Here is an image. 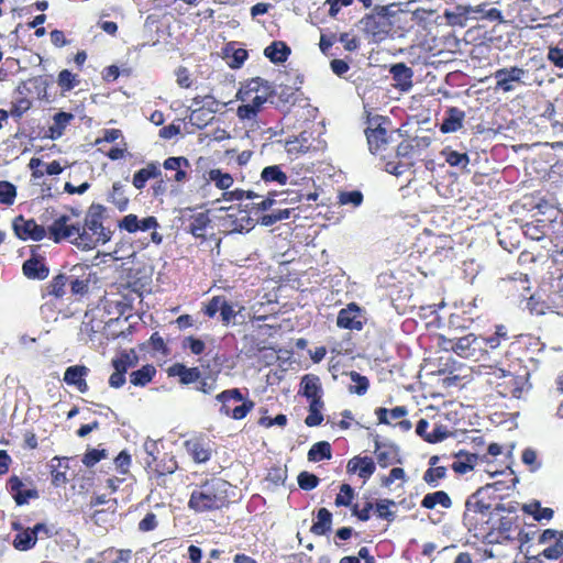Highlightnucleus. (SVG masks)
Masks as SVG:
<instances>
[{
	"mask_svg": "<svg viewBox=\"0 0 563 563\" xmlns=\"http://www.w3.org/2000/svg\"><path fill=\"white\" fill-rule=\"evenodd\" d=\"M104 208L91 205L82 224H70L69 217L62 214L48 227V238L55 243L68 241L81 250H93L110 241L112 232L103 225Z\"/></svg>",
	"mask_w": 563,
	"mask_h": 563,
	"instance_id": "obj_1",
	"label": "nucleus"
},
{
	"mask_svg": "<svg viewBox=\"0 0 563 563\" xmlns=\"http://www.w3.org/2000/svg\"><path fill=\"white\" fill-rule=\"evenodd\" d=\"M236 97L242 101L236 110L239 119L256 120L263 107L274 98V86L262 77H253L241 86Z\"/></svg>",
	"mask_w": 563,
	"mask_h": 563,
	"instance_id": "obj_2",
	"label": "nucleus"
},
{
	"mask_svg": "<svg viewBox=\"0 0 563 563\" xmlns=\"http://www.w3.org/2000/svg\"><path fill=\"white\" fill-rule=\"evenodd\" d=\"M229 482L212 477L197 486L189 498L188 506L196 512L219 510L229 505Z\"/></svg>",
	"mask_w": 563,
	"mask_h": 563,
	"instance_id": "obj_3",
	"label": "nucleus"
},
{
	"mask_svg": "<svg viewBox=\"0 0 563 563\" xmlns=\"http://www.w3.org/2000/svg\"><path fill=\"white\" fill-rule=\"evenodd\" d=\"M206 166L207 161L200 157L196 163V168L192 169L185 157L178 156V183L192 180L194 185L198 187L213 183L223 192L230 191L229 189L234 184L233 176L220 168L206 170Z\"/></svg>",
	"mask_w": 563,
	"mask_h": 563,
	"instance_id": "obj_4",
	"label": "nucleus"
},
{
	"mask_svg": "<svg viewBox=\"0 0 563 563\" xmlns=\"http://www.w3.org/2000/svg\"><path fill=\"white\" fill-rule=\"evenodd\" d=\"M489 515L490 506L478 498V493H473L466 499L463 523L475 537L485 536L489 530Z\"/></svg>",
	"mask_w": 563,
	"mask_h": 563,
	"instance_id": "obj_5",
	"label": "nucleus"
},
{
	"mask_svg": "<svg viewBox=\"0 0 563 563\" xmlns=\"http://www.w3.org/2000/svg\"><path fill=\"white\" fill-rule=\"evenodd\" d=\"M276 191H271L266 197L258 195L253 190L234 189L222 194V199L225 201H243L249 200L244 205V209L251 214L256 216L261 222V217L264 212L272 209L278 200Z\"/></svg>",
	"mask_w": 563,
	"mask_h": 563,
	"instance_id": "obj_6",
	"label": "nucleus"
},
{
	"mask_svg": "<svg viewBox=\"0 0 563 563\" xmlns=\"http://www.w3.org/2000/svg\"><path fill=\"white\" fill-rule=\"evenodd\" d=\"M216 399L221 404L220 413L235 420L244 419L255 407V402L245 398L239 388L223 390Z\"/></svg>",
	"mask_w": 563,
	"mask_h": 563,
	"instance_id": "obj_7",
	"label": "nucleus"
},
{
	"mask_svg": "<svg viewBox=\"0 0 563 563\" xmlns=\"http://www.w3.org/2000/svg\"><path fill=\"white\" fill-rule=\"evenodd\" d=\"M396 507L395 499L389 497H382L375 501L367 499L362 507H353L352 516L361 522H367L372 518L371 512L374 511L376 519L393 523L397 518Z\"/></svg>",
	"mask_w": 563,
	"mask_h": 563,
	"instance_id": "obj_8",
	"label": "nucleus"
},
{
	"mask_svg": "<svg viewBox=\"0 0 563 563\" xmlns=\"http://www.w3.org/2000/svg\"><path fill=\"white\" fill-rule=\"evenodd\" d=\"M243 309L238 301H230L225 295H214L203 302L201 312L209 319H214L219 313L222 325L229 327Z\"/></svg>",
	"mask_w": 563,
	"mask_h": 563,
	"instance_id": "obj_9",
	"label": "nucleus"
},
{
	"mask_svg": "<svg viewBox=\"0 0 563 563\" xmlns=\"http://www.w3.org/2000/svg\"><path fill=\"white\" fill-rule=\"evenodd\" d=\"M178 219L180 220L181 229L192 234L201 242L214 235V227L210 219L209 211L194 212L191 210H185L180 212Z\"/></svg>",
	"mask_w": 563,
	"mask_h": 563,
	"instance_id": "obj_10",
	"label": "nucleus"
},
{
	"mask_svg": "<svg viewBox=\"0 0 563 563\" xmlns=\"http://www.w3.org/2000/svg\"><path fill=\"white\" fill-rule=\"evenodd\" d=\"M389 16L388 5H375L371 13L365 14L360 20V25L364 33L376 40H383L391 26Z\"/></svg>",
	"mask_w": 563,
	"mask_h": 563,
	"instance_id": "obj_11",
	"label": "nucleus"
},
{
	"mask_svg": "<svg viewBox=\"0 0 563 563\" xmlns=\"http://www.w3.org/2000/svg\"><path fill=\"white\" fill-rule=\"evenodd\" d=\"M390 121L380 115H376L368 120V128L365 130V135L368 144L369 152L373 155L385 157L389 145L388 132L384 124Z\"/></svg>",
	"mask_w": 563,
	"mask_h": 563,
	"instance_id": "obj_12",
	"label": "nucleus"
},
{
	"mask_svg": "<svg viewBox=\"0 0 563 563\" xmlns=\"http://www.w3.org/2000/svg\"><path fill=\"white\" fill-rule=\"evenodd\" d=\"M483 336L468 333L460 339H451L444 343L446 351H452L463 358L478 362L483 358Z\"/></svg>",
	"mask_w": 563,
	"mask_h": 563,
	"instance_id": "obj_13",
	"label": "nucleus"
},
{
	"mask_svg": "<svg viewBox=\"0 0 563 563\" xmlns=\"http://www.w3.org/2000/svg\"><path fill=\"white\" fill-rule=\"evenodd\" d=\"M213 102L211 97H192L191 104L187 108L190 114L185 119H188L192 126L206 128L214 119L213 111L210 109Z\"/></svg>",
	"mask_w": 563,
	"mask_h": 563,
	"instance_id": "obj_14",
	"label": "nucleus"
},
{
	"mask_svg": "<svg viewBox=\"0 0 563 563\" xmlns=\"http://www.w3.org/2000/svg\"><path fill=\"white\" fill-rule=\"evenodd\" d=\"M492 376L501 382H496V390L501 397H520L522 391V378L508 369L495 368Z\"/></svg>",
	"mask_w": 563,
	"mask_h": 563,
	"instance_id": "obj_15",
	"label": "nucleus"
},
{
	"mask_svg": "<svg viewBox=\"0 0 563 563\" xmlns=\"http://www.w3.org/2000/svg\"><path fill=\"white\" fill-rule=\"evenodd\" d=\"M12 229L15 236L22 241H41L48 235V229L37 224L34 219H25L22 214L13 219Z\"/></svg>",
	"mask_w": 563,
	"mask_h": 563,
	"instance_id": "obj_16",
	"label": "nucleus"
},
{
	"mask_svg": "<svg viewBox=\"0 0 563 563\" xmlns=\"http://www.w3.org/2000/svg\"><path fill=\"white\" fill-rule=\"evenodd\" d=\"M363 310L352 301L341 309L336 317V327L349 331H361L365 324Z\"/></svg>",
	"mask_w": 563,
	"mask_h": 563,
	"instance_id": "obj_17",
	"label": "nucleus"
},
{
	"mask_svg": "<svg viewBox=\"0 0 563 563\" xmlns=\"http://www.w3.org/2000/svg\"><path fill=\"white\" fill-rule=\"evenodd\" d=\"M526 70L518 66L503 67L498 68L494 71L493 76L496 79L495 89L497 91H512L515 89V84H521L522 77L525 76Z\"/></svg>",
	"mask_w": 563,
	"mask_h": 563,
	"instance_id": "obj_18",
	"label": "nucleus"
},
{
	"mask_svg": "<svg viewBox=\"0 0 563 563\" xmlns=\"http://www.w3.org/2000/svg\"><path fill=\"white\" fill-rule=\"evenodd\" d=\"M553 542L547 547L541 555L547 560H559L563 555V531L554 529H545L538 538L539 544H547Z\"/></svg>",
	"mask_w": 563,
	"mask_h": 563,
	"instance_id": "obj_19",
	"label": "nucleus"
},
{
	"mask_svg": "<svg viewBox=\"0 0 563 563\" xmlns=\"http://www.w3.org/2000/svg\"><path fill=\"white\" fill-rule=\"evenodd\" d=\"M7 489L18 506L26 505L31 499L38 498L37 489L26 488L25 484L16 475L9 477Z\"/></svg>",
	"mask_w": 563,
	"mask_h": 563,
	"instance_id": "obj_20",
	"label": "nucleus"
},
{
	"mask_svg": "<svg viewBox=\"0 0 563 563\" xmlns=\"http://www.w3.org/2000/svg\"><path fill=\"white\" fill-rule=\"evenodd\" d=\"M223 225L229 232H249L254 228L255 220L245 209H238L227 213L223 218Z\"/></svg>",
	"mask_w": 563,
	"mask_h": 563,
	"instance_id": "obj_21",
	"label": "nucleus"
},
{
	"mask_svg": "<svg viewBox=\"0 0 563 563\" xmlns=\"http://www.w3.org/2000/svg\"><path fill=\"white\" fill-rule=\"evenodd\" d=\"M37 249H40L38 245L32 249V255L23 263L22 272L29 279L44 280L49 275V268L45 264L44 257L35 253Z\"/></svg>",
	"mask_w": 563,
	"mask_h": 563,
	"instance_id": "obj_22",
	"label": "nucleus"
},
{
	"mask_svg": "<svg viewBox=\"0 0 563 563\" xmlns=\"http://www.w3.org/2000/svg\"><path fill=\"white\" fill-rule=\"evenodd\" d=\"M495 529L504 541L517 539L521 543H525L529 540L528 534L523 533V531L518 528L517 518L510 516L500 517Z\"/></svg>",
	"mask_w": 563,
	"mask_h": 563,
	"instance_id": "obj_23",
	"label": "nucleus"
},
{
	"mask_svg": "<svg viewBox=\"0 0 563 563\" xmlns=\"http://www.w3.org/2000/svg\"><path fill=\"white\" fill-rule=\"evenodd\" d=\"M376 471V464L372 456L354 455L346 463V473L356 474L365 483Z\"/></svg>",
	"mask_w": 563,
	"mask_h": 563,
	"instance_id": "obj_24",
	"label": "nucleus"
},
{
	"mask_svg": "<svg viewBox=\"0 0 563 563\" xmlns=\"http://www.w3.org/2000/svg\"><path fill=\"white\" fill-rule=\"evenodd\" d=\"M376 460L379 466L388 467L390 465L401 463V456L398 445L389 442H380L378 438L375 440Z\"/></svg>",
	"mask_w": 563,
	"mask_h": 563,
	"instance_id": "obj_25",
	"label": "nucleus"
},
{
	"mask_svg": "<svg viewBox=\"0 0 563 563\" xmlns=\"http://www.w3.org/2000/svg\"><path fill=\"white\" fill-rule=\"evenodd\" d=\"M86 271L87 266L84 265H75L70 269V274L68 275V286L70 287V292L73 296L82 297L88 294L90 275L86 274Z\"/></svg>",
	"mask_w": 563,
	"mask_h": 563,
	"instance_id": "obj_26",
	"label": "nucleus"
},
{
	"mask_svg": "<svg viewBox=\"0 0 563 563\" xmlns=\"http://www.w3.org/2000/svg\"><path fill=\"white\" fill-rule=\"evenodd\" d=\"M12 530L18 531L13 539V547L18 551H29L37 542L34 528H23L20 522H12Z\"/></svg>",
	"mask_w": 563,
	"mask_h": 563,
	"instance_id": "obj_27",
	"label": "nucleus"
},
{
	"mask_svg": "<svg viewBox=\"0 0 563 563\" xmlns=\"http://www.w3.org/2000/svg\"><path fill=\"white\" fill-rule=\"evenodd\" d=\"M390 74L393 77L394 86L400 91H409L412 87L413 70L411 67L406 65L404 62L396 63L390 67Z\"/></svg>",
	"mask_w": 563,
	"mask_h": 563,
	"instance_id": "obj_28",
	"label": "nucleus"
},
{
	"mask_svg": "<svg viewBox=\"0 0 563 563\" xmlns=\"http://www.w3.org/2000/svg\"><path fill=\"white\" fill-rule=\"evenodd\" d=\"M89 368L85 365H73L66 368L64 373V382L69 386H75L80 393H87L89 387L86 376Z\"/></svg>",
	"mask_w": 563,
	"mask_h": 563,
	"instance_id": "obj_29",
	"label": "nucleus"
},
{
	"mask_svg": "<svg viewBox=\"0 0 563 563\" xmlns=\"http://www.w3.org/2000/svg\"><path fill=\"white\" fill-rule=\"evenodd\" d=\"M184 446L188 454L198 463L206 462L211 456V450L205 439L194 437L185 441Z\"/></svg>",
	"mask_w": 563,
	"mask_h": 563,
	"instance_id": "obj_30",
	"label": "nucleus"
},
{
	"mask_svg": "<svg viewBox=\"0 0 563 563\" xmlns=\"http://www.w3.org/2000/svg\"><path fill=\"white\" fill-rule=\"evenodd\" d=\"M298 393L309 401L322 400L323 391L319 377L312 374L303 375L300 380V389Z\"/></svg>",
	"mask_w": 563,
	"mask_h": 563,
	"instance_id": "obj_31",
	"label": "nucleus"
},
{
	"mask_svg": "<svg viewBox=\"0 0 563 563\" xmlns=\"http://www.w3.org/2000/svg\"><path fill=\"white\" fill-rule=\"evenodd\" d=\"M466 113L459 108H449L440 126V131L444 134L455 133L463 128Z\"/></svg>",
	"mask_w": 563,
	"mask_h": 563,
	"instance_id": "obj_32",
	"label": "nucleus"
},
{
	"mask_svg": "<svg viewBox=\"0 0 563 563\" xmlns=\"http://www.w3.org/2000/svg\"><path fill=\"white\" fill-rule=\"evenodd\" d=\"M139 350L140 352L150 353L153 357L162 358L166 357L169 353L164 339L158 332H154L147 341L140 344Z\"/></svg>",
	"mask_w": 563,
	"mask_h": 563,
	"instance_id": "obj_33",
	"label": "nucleus"
},
{
	"mask_svg": "<svg viewBox=\"0 0 563 563\" xmlns=\"http://www.w3.org/2000/svg\"><path fill=\"white\" fill-rule=\"evenodd\" d=\"M437 506H441L444 509H451L453 506L452 497L446 490H434L433 493H427L421 499V507L427 510H434Z\"/></svg>",
	"mask_w": 563,
	"mask_h": 563,
	"instance_id": "obj_34",
	"label": "nucleus"
},
{
	"mask_svg": "<svg viewBox=\"0 0 563 563\" xmlns=\"http://www.w3.org/2000/svg\"><path fill=\"white\" fill-rule=\"evenodd\" d=\"M162 175L161 164L158 162H151L144 168H141L133 175V186L142 190L147 180L158 178Z\"/></svg>",
	"mask_w": 563,
	"mask_h": 563,
	"instance_id": "obj_35",
	"label": "nucleus"
},
{
	"mask_svg": "<svg viewBox=\"0 0 563 563\" xmlns=\"http://www.w3.org/2000/svg\"><path fill=\"white\" fill-rule=\"evenodd\" d=\"M121 300L117 301V306L121 307V313L128 310H133L134 302H142V291L132 287L130 284L121 286Z\"/></svg>",
	"mask_w": 563,
	"mask_h": 563,
	"instance_id": "obj_36",
	"label": "nucleus"
},
{
	"mask_svg": "<svg viewBox=\"0 0 563 563\" xmlns=\"http://www.w3.org/2000/svg\"><path fill=\"white\" fill-rule=\"evenodd\" d=\"M332 514L325 509L320 508L317 511L316 521L310 527V533L313 536L322 537L331 531Z\"/></svg>",
	"mask_w": 563,
	"mask_h": 563,
	"instance_id": "obj_37",
	"label": "nucleus"
},
{
	"mask_svg": "<svg viewBox=\"0 0 563 563\" xmlns=\"http://www.w3.org/2000/svg\"><path fill=\"white\" fill-rule=\"evenodd\" d=\"M131 550L108 549L101 552L96 560L89 559L86 563H128Z\"/></svg>",
	"mask_w": 563,
	"mask_h": 563,
	"instance_id": "obj_38",
	"label": "nucleus"
},
{
	"mask_svg": "<svg viewBox=\"0 0 563 563\" xmlns=\"http://www.w3.org/2000/svg\"><path fill=\"white\" fill-rule=\"evenodd\" d=\"M265 56L275 64L285 63L290 54V47L284 41H273L264 51Z\"/></svg>",
	"mask_w": 563,
	"mask_h": 563,
	"instance_id": "obj_39",
	"label": "nucleus"
},
{
	"mask_svg": "<svg viewBox=\"0 0 563 563\" xmlns=\"http://www.w3.org/2000/svg\"><path fill=\"white\" fill-rule=\"evenodd\" d=\"M479 459L476 453L460 451L456 454V460L452 463V468L459 474H466L474 470Z\"/></svg>",
	"mask_w": 563,
	"mask_h": 563,
	"instance_id": "obj_40",
	"label": "nucleus"
},
{
	"mask_svg": "<svg viewBox=\"0 0 563 563\" xmlns=\"http://www.w3.org/2000/svg\"><path fill=\"white\" fill-rule=\"evenodd\" d=\"M68 275L59 273L55 275L49 283L45 286L44 296H51L56 299H60L66 294V287L68 286Z\"/></svg>",
	"mask_w": 563,
	"mask_h": 563,
	"instance_id": "obj_41",
	"label": "nucleus"
},
{
	"mask_svg": "<svg viewBox=\"0 0 563 563\" xmlns=\"http://www.w3.org/2000/svg\"><path fill=\"white\" fill-rule=\"evenodd\" d=\"M522 511L523 514L531 516L533 520L538 522L551 521L554 517V510L551 508L541 507V504L537 501V499L523 505Z\"/></svg>",
	"mask_w": 563,
	"mask_h": 563,
	"instance_id": "obj_42",
	"label": "nucleus"
},
{
	"mask_svg": "<svg viewBox=\"0 0 563 563\" xmlns=\"http://www.w3.org/2000/svg\"><path fill=\"white\" fill-rule=\"evenodd\" d=\"M375 415L377 417L378 423L391 424L390 419L399 420L406 417L408 415V409L405 406H397L393 409L378 407L375 409Z\"/></svg>",
	"mask_w": 563,
	"mask_h": 563,
	"instance_id": "obj_43",
	"label": "nucleus"
},
{
	"mask_svg": "<svg viewBox=\"0 0 563 563\" xmlns=\"http://www.w3.org/2000/svg\"><path fill=\"white\" fill-rule=\"evenodd\" d=\"M108 202L112 203L120 211H124L129 206V198L125 195L124 187L121 183H113L108 194Z\"/></svg>",
	"mask_w": 563,
	"mask_h": 563,
	"instance_id": "obj_44",
	"label": "nucleus"
},
{
	"mask_svg": "<svg viewBox=\"0 0 563 563\" xmlns=\"http://www.w3.org/2000/svg\"><path fill=\"white\" fill-rule=\"evenodd\" d=\"M354 488L349 484H342L339 488V494L334 497V506L336 508L345 507L353 510V507L360 506L358 504H353L354 500Z\"/></svg>",
	"mask_w": 563,
	"mask_h": 563,
	"instance_id": "obj_45",
	"label": "nucleus"
},
{
	"mask_svg": "<svg viewBox=\"0 0 563 563\" xmlns=\"http://www.w3.org/2000/svg\"><path fill=\"white\" fill-rule=\"evenodd\" d=\"M156 374V369L153 365L146 364L140 369H136L130 374V383L134 386L147 385Z\"/></svg>",
	"mask_w": 563,
	"mask_h": 563,
	"instance_id": "obj_46",
	"label": "nucleus"
},
{
	"mask_svg": "<svg viewBox=\"0 0 563 563\" xmlns=\"http://www.w3.org/2000/svg\"><path fill=\"white\" fill-rule=\"evenodd\" d=\"M308 460L318 462L321 460H328L332 456L331 445L328 441H319L311 445L307 453Z\"/></svg>",
	"mask_w": 563,
	"mask_h": 563,
	"instance_id": "obj_47",
	"label": "nucleus"
},
{
	"mask_svg": "<svg viewBox=\"0 0 563 563\" xmlns=\"http://www.w3.org/2000/svg\"><path fill=\"white\" fill-rule=\"evenodd\" d=\"M324 407L323 400L309 401L308 415L305 418V424L308 427H317L323 421L322 409Z\"/></svg>",
	"mask_w": 563,
	"mask_h": 563,
	"instance_id": "obj_48",
	"label": "nucleus"
},
{
	"mask_svg": "<svg viewBox=\"0 0 563 563\" xmlns=\"http://www.w3.org/2000/svg\"><path fill=\"white\" fill-rule=\"evenodd\" d=\"M547 59L554 67L563 68V38L548 45Z\"/></svg>",
	"mask_w": 563,
	"mask_h": 563,
	"instance_id": "obj_49",
	"label": "nucleus"
},
{
	"mask_svg": "<svg viewBox=\"0 0 563 563\" xmlns=\"http://www.w3.org/2000/svg\"><path fill=\"white\" fill-rule=\"evenodd\" d=\"M442 155L445 157L446 163L452 167H467L470 164V156L467 153H460L451 147H445L442 151Z\"/></svg>",
	"mask_w": 563,
	"mask_h": 563,
	"instance_id": "obj_50",
	"label": "nucleus"
},
{
	"mask_svg": "<svg viewBox=\"0 0 563 563\" xmlns=\"http://www.w3.org/2000/svg\"><path fill=\"white\" fill-rule=\"evenodd\" d=\"M448 476V467H428L423 473V481L429 487H439L440 481Z\"/></svg>",
	"mask_w": 563,
	"mask_h": 563,
	"instance_id": "obj_51",
	"label": "nucleus"
},
{
	"mask_svg": "<svg viewBox=\"0 0 563 563\" xmlns=\"http://www.w3.org/2000/svg\"><path fill=\"white\" fill-rule=\"evenodd\" d=\"M349 376L355 385L349 387V391L356 395H365L369 388V380L366 376L361 375L355 371H351Z\"/></svg>",
	"mask_w": 563,
	"mask_h": 563,
	"instance_id": "obj_52",
	"label": "nucleus"
},
{
	"mask_svg": "<svg viewBox=\"0 0 563 563\" xmlns=\"http://www.w3.org/2000/svg\"><path fill=\"white\" fill-rule=\"evenodd\" d=\"M262 179L266 183L285 185L287 183V175L280 169V166L273 165L263 169Z\"/></svg>",
	"mask_w": 563,
	"mask_h": 563,
	"instance_id": "obj_53",
	"label": "nucleus"
},
{
	"mask_svg": "<svg viewBox=\"0 0 563 563\" xmlns=\"http://www.w3.org/2000/svg\"><path fill=\"white\" fill-rule=\"evenodd\" d=\"M80 80L78 75L73 74L68 69H63L57 76V85L62 91H70L79 85Z\"/></svg>",
	"mask_w": 563,
	"mask_h": 563,
	"instance_id": "obj_54",
	"label": "nucleus"
},
{
	"mask_svg": "<svg viewBox=\"0 0 563 563\" xmlns=\"http://www.w3.org/2000/svg\"><path fill=\"white\" fill-rule=\"evenodd\" d=\"M16 198V187L7 180H0V203L12 206Z\"/></svg>",
	"mask_w": 563,
	"mask_h": 563,
	"instance_id": "obj_55",
	"label": "nucleus"
},
{
	"mask_svg": "<svg viewBox=\"0 0 563 563\" xmlns=\"http://www.w3.org/2000/svg\"><path fill=\"white\" fill-rule=\"evenodd\" d=\"M181 349L194 355H201L206 351V343L201 339L190 335L183 339Z\"/></svg>",
	"mask_w": 563,
	"mask_h": 563,
	"instance_id": "obj_56",
	"label": "nucleus"
},
{
	"mask_svg": "<svg viewBox=\"0 0 563 563\" xmlns=\"http://www.w3.org/2000/svg\"><path fill=\"white\" fill-rule=\"evenodd\" d=\"M294 208L286 209H277L272 213H266L261 217V223L263 225L269 227L275 224L277 221L286 220L290 217V213L294 211Z\"/></svg>",
	"mask_w": 563,
	"mask_h": 563,
	"instance_id": "obj_57",
	"label": "nucleus"
},
{
	"mask_svg": "<svg viewBox=\"0 0 563 563\" xmlns=\"http://www.w3.org/2000/svg\"><path fill=\"white\" fill-rule=\"evenodd\" d=\"M279 196H284V198L279 199V202H286V203H296L300 202L302 199L306 201H314L318 198V195L316 192L312 194H301L296 190H286L282 192Z\"/></svg>",
	"mask_w": 563,
	"mask_h": 563,
	"instance_id": "obj_58",
	"label": "nucleus"
},
{
	"mask_svg": "<svg viewBox=\"0 0 563 563\" xmlns=\"http://www.w3.org/2000/svg\"><path fill=\"white\" fill-rule=\"evenodd\" d=\"M468 11H471L473 13H477V14H479V18L486 19L492 22H494V21L500 22L503 20L501 11L499 9L490 8L488 10H485V4H477V5L468 9Z\"/></svg>",
	"mask_w": 563,
	"mask_h": 563,
	"instance_id": "obj_59",
	"label": "nucleus"
},
{
	"mask_svg": "<svg viewBox=\"0 0 563 563\" xmlns=\"http://www.w3.org/2000/svg\"><path fill=\"white\" fill-rule=\"evenodd\" d=\"M201 376L197 367L187 368L185 365L178 363V378L181 384L197 383Z\"/></svg>",
	"mask_w": 563,
	"mask_h": 563,
	"instance_id": "obj_60",
	"label": "nucleus"
},
{
	"mask_svg": "<svg viewBox=\"0 0 563 563\" xmlns=\"http://www.w3.org/2000/svg\"><path fill=\"white\" fill-rule=\"evenodd\" d=\"M297 484L299 488L309 492V489H314L319 485V477L313 473L302 471L297 476Z\"/></svg>",
	"mask_w": 563,
	"mask_h": 563,
	"instance_id": "obj_61",
	"label": "nucleus"
},
{
	"mask_svg": "<svg viewBox=\"0 0 563 563\" xmlns=\"http://www.w3.org/2000/svg\"><path fill=\"white\" fill-rule=\"evenodd\" d=\"M136 363V356H134V360L132 358L131 354L128 352H123L120 354L119 357L112 360V366L115 372H122L125 374L129 369V367L134 366Z\"/></svg>",
	"mask_w": 563,
	"mask_h": 563,
	"instance_id": "obj_62",
	"label": "nucleus"
},
{
	"mask_svg": "<svg viewBox=\"0 0 563 563\" xmlns=\"http://www.w3.org/2000/svg\"><path fill=\"white\" fill-rule=\"evenodd\" d=\"M32 102L25 97H21L12 102L10 115L14 119H20L25 112L30 110Z\"/></svg>",
	"mask_w": 563,
	"mask_h": 563,
	"instance_id": "obj_63",
	"label": "nucleus"
},
{
	"mask_svg": "<svg viewBox=\"0 0 563 563\" xmlns=\"http://www.w3.org/2000/svg\"><path fill=\"white\" fill-rule=\"evenodd\" d=\"M521 461L528 466L531 472L537 471L541 463L538 461L537 452L532 448H526L521 453Z\"/></svg>",
	"mask_w": 563,
	"mask_h": 563,
	"instance_id": "obj_64",
	"label": "nucleus"
}]
</instances>
